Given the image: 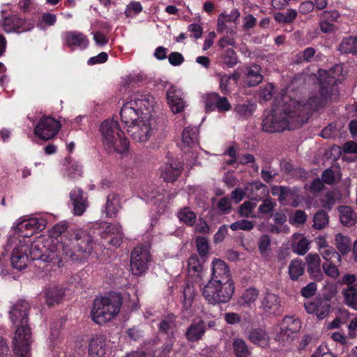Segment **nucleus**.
Wrapping results in <instances>:
<instances>
[{"label":"nucleus","mask_w":357,"mask_h":357,"mask_svg":"<svg viewBox=\"0 0 357 357\" xmlns=\"http://www.w3.org/2000/svg\"><path fill=\"white\" fill-rule=\"evenodd\" d=\"M307 215L304 211L297 210L295 211L289 222L295 225H304L307 221Z\"/></svg>","instance_id":"obj_59"},{"label":"nucleus","mask_w":357,"mask_h":357,"mask_svg":"<svg viewBox=\"0 0 357 357\" xmlns=\"http://www.w3.org/2000/svg\"><path fill=\"white\" fill-rule=\"evenodd\" d=\"M118 314H90L91 319L99 325H102L114 319Z\"/></svg>","instance_id":"obj_54"},{"label":"nucleus","mask_w":357,"mask_h":357,"mask_svg":"<svg viewBox=\"0 0 357 357\" xmlns=\"http://www.w3.org/2000/svg\"><path fill=\"white\" fill-rule=\"evenodd\" d=\"M64 296V291L62 288L54 286L47 289L45 291L46 304L49 307L59 304Z\"/></svg>","instance_id":"obj_24"},{"label":"nucleus","mask_w":357,"mask_h":357,"mask_svg":"<svg viewBox=\"0 0 357 357\" xmlns=\"http://www.w3.org/2000/svg\"><path fill=\"white\" fill-rule=\"evenodd\" d=\"M123 298L120 294H109L108 296H98L93 303L91 312H119Z\"/></svg>","instance_id":"obj_9"},{"label":"nucleus","mask_w":357,"mask_h":357,"mask_svg":"<svg viewBox=\"0 0 357 357\" xmlns=\"http://www.w3.org/2000/svg\"><path fill=\"white\" fill-rule=\"evenodd\" d=\"M121 207L119 195L110 194L107 197L105 211L107 217L114 216Z\"/></svg>","instance_id":"obj_29"},{"label":"nucleus","mask_w":357,"mask_h":357,"mask_svg":"<svg viewBox=\"0 0 357 357\" xmlns=\"http://www.w3.org/2000/svg\"><path fill=\"white\" fill-rule=\"evenodd\" d=\"M178 217L181 222L190 226L195 224L196 220V214L188 208L181 209L178 214Z\"/></svg>","instance_id":"obj_45"},{"label":"nucleus","mask_w":357,"mask_h":357,"mask_svg":"<svg viewBox=\"0 0 357 357\" xmlns=\"http://www.w3.org/2000/svg\"><path fill=\"white\" fill-rule=\"evenodd\" d=\"M93 243V237L88 232L74 230L70 234L68 242H60L56 248L61 253L62 258L79 261L91 254Z\"/></svg>","instance_id":"obj_2"},{"label":"nucleus","mask_w":357,"mask_h":357,"mask_svg":"<svg viewBox=\"0 0 357 357\" xmlns=\"http://www.w3.org/2000/svg\"><path fill=\"white\" fill-rule=\"evenodd\" d=\"M247 197L250 199H261L268 193L267 186L259 181L250 183L245 188Z\"/></svg>","instance_id":"obj_23"},{"label":"nucleus","mask_w":357,"mask_h":357,"mask_svg":"<svg viewBox=\"0 0 357 357\" xmlns=\"http://www.w3.org/2000/svg\"><path fill=\"white\" fill-rule=\"evenodd\" d=\"M205 332L206 324L203 320H199L190 324L185 332V336L190 342H197L202 339Z\"/></svg>","instance_id":"obj_21"},{"label":"nucleus","mask_w":357,"mask_h":357,"mask_svg":"<svg viewBox=\"0 0 357 357\" xmlns=\"http://www.w3.org/2000/svg\"><path fill=\"white\" fill-rule=\"evenodd\" d=\"M280 190L281 191L278 197V201L281 204H285V202L289 198H294L297 193V190L296 189H291L287 186H282Z\"/></svg>","instance_id":"obj_49"},{"label":"nucleus","mask_w":357,"mask_h":357,"mask_svg":"<svg viewBox=\"0 0 357 357\" xmlns=\"http://www.w3.org/2000/svg\"><path fill=\"white\" fill-rule=\"evenodd\" d=\"M322 257L327 261V262H335L340 264L341 257L340 254L333 248L325 250L321 253Z\"/></svg>","instance_id":"obj_48"},{"label":"nucleus","mask_w":357,"mask_h":357,"mask_svg":"<svg viewBox=\"0 0 357 357\" xmlns=\"http://www.w3.org/2000/svg\"><path fill=\"white\" fill-rule=\"evenodd\" d=\"M174 342V337L169 336V339L163 345L162 349L159 356H160L162 357H169V354L172 351Z\"/></svg>","instance_id":"obj_63"},{"label":"nucleus","mask_w":357,"mask_h":357,"mask_svg":"<svg viewBox=\"0 0 357 357\" xmlns=\"http://www.w3.org/2000/svg\"><path fill=\"white\" fill-rule=\"evenodd\" d=\"M160 130H162V125H160L157 119L150 116L142 118L135 124L128 126L127 132L134 141L144 144Z\"/></svg>","instance_id":"obj_6"},{"label":"nucleus","mask_w":357,"mask_h":357,"mask_svg":"<svg viewBox=\"0 0 357 357\" xmlns=\"http://www.w3.org/2000/svg\"><path fill=\"white\" fill-rule=\"evenodd\" d=\"M121 121L128 126L135 124L139 119V110L132 107V102H127L123 105L120 112Z\"/></svg>","instance_id":"obj_20"},{"label":"nucleus","mask_w":357,"mask_h":357,"mask_svg":"<svg viewBox=\"0 0 357 357\" xmlns=\"http://www.w3.org/2000/svg\"><path fill=\"white\" fill-rule=\"evenodd\" d=\"M342 54H357V37L349 36L342 40L339 46Z\"/></svg>","instance_id":"obj_33"},{"label":"nucleus","mask_w":357,"mask_h":357,"mask_svg":"<svg viewBox=\"0 0 357 357\" xmlns=\"http://www.w3.org/2000/svg\"><path fill=\"white\" fill-rule=\"evenodd\" d=\"M312 357H335L330 350L324 346H319L312 355Z\"/></svg>","instance_id":"obj_64"},{"label":"nucleus","mask_w":357,"mask_h":357,"mask_svg":"<svg viewBox=\"0 0 357 357\" xmlns=\"http://www.w3.org/2000/svg\"><path fill=\"white\" fill-rule=\"evenodd\" d=\"M104 146L108 151H115L118 153H123L128 151L130 142L124 136L123 132H121V135H116L114 139L110 140Z\"/></svg>","instance_id":"obj_19"},{"label":"nucleus","mask_w":357,"mask_h":357,"mask_svg":"<svg viewBox=\"0 0 357 357\" xmlns=\"http://www.w3.org/2000/svg\"><path fill=\"white\" fill-rule=\"evenodd\" d=\"M264 311H277L279 309L280 303L278 297L273 294H267L262 303Z\"/></svg>","instance_id":"obj_43"},{"label":"nucleus","mask_w":357,"mask_h":357,"mask_svg":"<svg viewBox=\"0 0 357 357\" xmlns=\"http://www.w3.org/2000/svg\"><path fill=\"white\" fill-rule=\"evenodd\" d=\"M13 311L18 312H26L30 310V304L25 300H19L17 301L12 307Z\"/></svg>","instance_id":"obj_62"},{"label":"nucleus","mask_w":357,"mask_h":357,"mask_svg":"<svg viewBox=\"0 0 357 357\" xmlns=\"http://www.w3.org/2000/svg\"><path fill=\"white\" fill-rule=\"evenodd\" d=\"M209 282H233L229 268L225 261L221 259H215L213 261L212 277Z\"/></svg>","instance_id":"obj_13"},{"label":"nucleus","mask_w":357,"mask_h":357,"mask_svg":"<svg viewBox=\"0 0 357 357\" xmlns=\"http://www.w3.org/2000/svg\"><path fill=\"white\" fill-rule=\"evenodd\" d=\"M100 130L103 137L104 145L114 139L116 135H121L122 132L118 122L113 120H105L100 125Z\"/></svg>","instance_id":"obj_15"},{"label":"nucleus","mask_w":357,"mask_h":357,"mask_svg":"<svg viewBox=\"0 0 357 357\" xmlns=\"http://www.w3.org/2000/svg\"><path fill=\"white\" fill-rule=\"evenodd\" d=\"M276 206V203L273 202L271 198H266L263 200V202L259 207V212L261 214H268L271 213L275 206Z\"/></svg>","instance_id":"obj_57"},{"label":"nucleus","mask_w":357,"mask_h":357,"mask_svg":"<svg viewBox=\"0 0 357 357\" xmlns=\"http://www.w3.org/2000/svg\"><path fill=\"white\" fill-rule=\"evenodd\" d=\"M317 284L310 282L301 290V294L305 298H310L316 294Z\"/></svg>","instance_id":"obj_60"},{"label":"nucleus","mask_w":357,"mask_h":357,"mask_svg":"<svg viewBox=\"0 0 357 357\" xmlns=\"http://www.w3.org/2000/svg\"><path fill=\"white\" fill-rule=\"evenodd\" d=\"M28 242L20 241L13 250L10 261L14 268L22 270L28 266L31 261L28 255Z\"/></svg>","instance_id":"obj_12"},{"label":"nucleus","mask_w":357,"mask_h":357,"mask_svg":"<svg viewBox=\"0 0 357 357\" xmlns=\"http://www.w3.org/2000/svg\"><path fill=\"white\" fill-rule=\"evenodd\" d=\"M259 69L257 65L247 69V84L249 86H255L261 82L263 77L259 73Z\"/></svg>","instance_id":"obj_38"},{"label":"nucleus","mask_w":357,"mask_h":357,"mask_svg":"<svg viewBox=\"0 0 357 357\" xmlns=\"http://www.w3.org/2000/svg\"><path fill=\"white\" fill-rule=\"evenodd\" d=\"M28 255L31 261L40 260L46 263H52L59 267L63 266L61 253L53 248L48 241H45L41 237L29 243L28 242Z\"/></svg>","instance_id":"obj_5"},{"label":"nucleus","mask_w":357,"mask_h":357,"mask_svg":"<svg viewBox=\"0 0 357 357\" xmlns=\"http://www.w3.org/2000/svg\"><path fill=\"white\" fill-rule=\"evenodd\" d=\"M253 227H254L253 222L248 221L247 220H241L237 221L236 222H234L230 225V228L233 231H236V230H238V229L250 231Z\"/></svg>","instance_id":"obj_56"},{"label":"nucleus","mask_w":357,"mask_h":357,"mask_svg":"<svg viewBox=\"0 0 357 357\" xmlns=\"http://www.w3.org/2000/svg\"><path fill=\"white\" fill-rule=\"evenodd\" d=\"M340 68L336 66L335 70L319 71V93L308 99L303 106L304 108L317 111L324 107L332 98H337L338 90L336 86L337 78L335 70Z\"/></svg>","instance_id":"obj_3"},{"label":"nucleus","mask_w":357,"mask_h":357,"mask_svg":"<svg viewBox=\"0 0 357 357\" xmlns=\"http://www.w3.org/2000/svg\"><path fill=\"white\" fill-rule=\"evenodd\" d=\"M96 231L114 248L119 247L123 242L124 235L119 225L107 222H95L90 228V232L95 234Z\"/></svg>","instance_id":"obj_8"},{"label":"nucleus","mask_w":357,"mask_h":357,"mask_svg":"<svg viewBox=\"0 0 357 357\" xmlns=\"http://www.w3.org/2000/svg\"><path fill=\"white\" fill-rule=\"evenodd\" d=\"M150 260L148 250L144 248L137 247L131 252L130 267L132 273L140 275L147 268V264Z\"/></svg>","instance_id":"obj_11"},{"label":"nucleus","mask_w":357,"mask_h":357,"mask_svg":"<svg viewBox=\"0 0 357 357\" xmlns=\"http://www.w3.org/2000/svg\"><path fill=\"white\" fill-rule=\"evenodd\" d=\"M175 327V317L174 314H168L163 319H162L158 325L159 332L169 335L170 331L172 336L173 329Z\"/></svg>","instance_id":"obj_37"},{"label":"nucleus","mask_w":357,"mask_h":357,"mask_svg":"<svg viewBox=\"0 0 357 357\" xmlns=\"http://www.w3.org/2000/svg\"><path fill=\"white\" fill-rule=\"evenodd\" d=\"M340 220L343 225L351 227L357 222V215L350 206H341L339 207Z\"/></svg>","instance_id":"obj_25"},{"label":"nucleus","mask_w":357,"mask_h":357,"mask_svg":"<svg viewBox=\"0 0 357 357\" xmlns=\"http://www.w3.org/2000/svg\"><path fill=\"white\" fill-rule=\"evenodd\" d=\"M167 98L174 113H180L183 111L185 102L183 98L176 94V91L169 90L167 93Z\"/></svg>","instance_id":"obj_30"},{"label":"nucleus","mask_w":357,"mask_h":357,"mask_svg":"<svg viewBox=\"0 0 357 357\" xmlns=\"http://www.w3.org/2000/svg\"><path fill=\"white\" fill-rule=\"evenodd\" d=\"M329 222L328 215L324 210H319L313 217V225L312 227L315 229H324Z\"/></svg>","instance_id":"obj_41"},{"label":"nucleus","mask_w":357,"mask_h":357,"mask_svg":"<svg viewBox=\"0 0 357 357\" xmlns=\"http://www.w3.org/2000/svg\"><path fill=\"white\" fill-rule=\"evenodd\" d=\"M343 295L347 304L357 310V291L354 286L344 289Z\"/></svg>","instance_id":"obj_42"},{"label":"nucleus","mask_w":357,"mask_h":357,"mask_svg":"<svg viewBox=\"0 0 357 357\" xmlns=\"http://www.w3.org/2000/svg\"><path fill=\"white\" fill-rule=\"evenodd\" d=\"M335 245L339 252L344 255L351 250V242L348 236L337 234L335 237Z\"/></svg>","instance_id":"obj_40"},{"label":"nucleus","mask_w":357,"mask_h":357,"mask_svg":"<svg viewBox=\"0 0 357 357\" xmlns=\"http://www.w3.org/2000/svg\"><path fill=\"white\" fill-rule=\"evenodd\" d=\"M188 269L190 273L192 271L194 273H197L198 276L202 273L203 267L199 261L197 255H192L189 258L188 262Z\"/></svg>","instance_id":"obj_47"},{"label":"nucleus","mask_w":357,"mask_h":357,"mask_svg":"<svg viewBox=\"0 0 357 357\" xmlns=\"http://www.w3.org/2000/svg\"><path fill=\"white\" fill-rule=\"evenodd\" d=\"M292 250L295 253L300 255H305L309 250V241L305 238L302 237L298 243L293 245Z\"/></svg>","instance_id":"obj_51"},{"label":"nucleus","mask_w":357,"mask_h":357,"mask_svg":"<svg viewBox=\"0 0 357 357\" xmlns=\"http://www.w3.org/2000/svg\"><path fill=\"white\" fill-rule=\"evenodd\" d=\"M105 343L101 338L91 340L89 344V357H104L105 355Z\"/></svg>","instance_id":"obj_27"},{"label":"nucleus","mask_w":357,"mask_h":357,"mask_svg":"<svg viewBox=\"0 0 357 357\" xmlns=\"http://www.w3.org/2000/svg\"><path fill=\"white\" fill-rule=\"evenodd\" d=\"M336 262L337 261L335 262H326L322 264L323 270L326 275L333 278H337L339 276L340 272L335 264Z\"/></svg>","instance_id":"obj_53"},{"label":"nucleus","mask_w":357,"mask_h":357,"mask_svg":"<svg viewBox=\"0 0 357 357\" xmlns=\"http://www.w3.org/2000/svg\"><path fill=\"white\" fill-rule=\"evenodd\" d=\"M66 44L68 47L74 50L75 47L84 49L88 45V40L82 33L69 31L66 33Z\"/></svg>","instance_id":"obj_22"},{"label":"nucleus","mask_w":357,"mask_h":357,"mask_svg":"<svg viewBox=\"0 0 357 357\" xmlns=\"http://www.w3.org/2000/svg\"><path fill=\"white\" fill-rule=\"evenodd\" d=\"M255 105L250 102L248 104H238L236 106V112L241 116L245 118L250 117L252 115Z\"/></svg>","instance_id":"obj_46"},{"label":"nucleus","mask_w":357,"mask_h":357,"mask_svg":"<svg viewBox=\"0 0 357 357\" xmlns=\"http://www.w3.org/2000/svg\"><path fill=\"white\" fill-rule=\"evenodd\" d=\"M234 292L233 282H208L203 288V296L211 304L226 303Z\"/></svg>","instance_id":"obj_7"},{"label":"nucleus","mask_w":357,"mask_h":357,"mask_svg":"<svg viewBox=\"0 0 357 357\" xmlns=\"http://www.w3.org/2000/svg\"><path fill=\"white\" fill-rule=\"evenodd\" d=\"M24 23L25 22L23 19L20 18L16 15H13L5 18L3 28L6 32H22L26 30L23 28Z\"/></svg>","instance_id":"obj_26"},{"label":"nucleus","mask_w":357,"mask_h":357,"mask_svg":"<svg viewBox=\"0 0 357 357\" xmlns=\"http://www.w3.org/2000/svg\"><path fill=\"white\" fill-rule=\"evenodd\" d=\"M223 61L227 67L233 68L237 63L236 52L231 48L226 50L223 56Z\"/></svg>","instance_id":"obj_50"},{"label":"nucleus","mask_w":357,"mask_h":357,"mask_svg":"<svg viewBox=\"0 0 357 357\" xmlns=\"http://www.w3.org/2000/svg\"><path fill=\"white\" fill-rule=\"evenodd\" d=\"M21 228L26 230H31L32 233L38 231H43L46 226V221L43 219L30 218L28 220L23 221L20 224Z\"/></svg>","instance_id":"obj_36"},{"label":"nucleus","mask_w":357,"mask_h":357,"mask_svg":"<svg viewBox=\"0 0 357 357\" xmlns=\"http://www.w3.org/2000/svg\"><path fill=\"white\" fill-rule=\"evenodd\" d=\"M249 339L253 344L260 347L267 346L269 341L268 334L261 328L252 330L250 333Z\"/></svg>","instance_id":"obj_32"},{"label":"nucleus","mask_w":357,"mask_h":357,"mask_svg":"<svg viewBox=\"0 0 357 357\" xmlns=\"http://www.w3.org/2000/svg\"><path fill=\"white\" fill-rule=\"evenodd\" d=\"M70 201L73 206L74 214L81 215L88 207L87 197L80 188L73 190L70 194Z\"/></svg>","instance_id":"obj_14"},{"label":"nucleus","mask_w":357,"mask_h":357,"mask_svg":"<svg viewBox=\"0 0 357 357\" xmlns=\"http://www.w3.org/2000/svg\"><path fill=\"white\" fill-rule=\"evenodd\" d=\"M259 291L255 288L248 289L238 300L236 305L238 307H250L257 298Z\"/></svg>","instance_id":"obj_31"},{"label":"nucleus","mask_w":357,"mask_h":357,"mask_svg":"<svg viewBox=\"0 0 357 357\" xmlns=\"http://www.w3.org/2000/svg\"><path fill=\"white\" fill-rule=\"evenodd\" d=\"M197 142V135L192 128H185L182 132V144L183 146L192 147Z\"/></svg>","instance_id":"obj_44"},{"label":"nucleus","mask_w":357,"mask_h":357,"mask_svg":"<svg viewBox=\"0 0 357 357\" xmlns=\"http://www.w3.org/2000/svg\"><path fill=\"white\" fill-rule=\"evenodd\" d=\"M306 264L307 266V272L311 277L317 281L322 280L324 275L321 271V259L318 254H309L305 257Z\"/></svg>","instance_id":"obj_17"},{"label":"nucleus","mask_w":357,"mask_h":357,"mask_svg":"<svg viewBox=\"0 0 357 357\" xmlns=\"http://www.w3.org/2000/svg\"><path fill=\"white\" fill-rule=\"evenodd\" d=\"M298 109L290 110L288 107L277 108L273 109L271 113L262 120V130L268 133L282 132L285 129L294 130L301 127L307 121V117L301 116L298 114Z\"/></svg>","instance_id":"obj_1"},{"label":"nucleus","mask_w":357,"mask_h":357,"mask_svg":"<svg viewBox=\"0 0 357 357\" xmlns=\"http://www.w3.org/2000/svg\"><path fill=\"white\" fill-rule=\"evenodd\" d=\"M183 295L184 298L183 305L185 310H188V308L191 306L194 298L193 288L189 285H187V287L183 289Z\"/></svg>","instance_id":"obj_55"},{"label":"nucleus","mask_w":357,"mask_h":357,"mask_svg":"<svg viewBox=\"0 0 357 357\" xmlns=\"http://www.w3.org/2000/svg\"><path fill=\"white\" fill-rule=\"evenodd\" d=\"M316 51L313 47H307L301 54H298V62L310 61V59L314 56Z\"/></svg>","instance_id":"obj_61"},{"label":"nucleus","mask_w":357,"mask_h":357,"mask_svg":"<svg viewBox=\"0 0 357 357\" xmlns=\"http://www.w3.org/2000/svg\"><path fill=\"white\" fill-rule=\"evenodd\" d=\"M218 93H208L204 98L205 109L206 112H211L216 109Z\"/></svg>","instance_id":"obj_52"},{"label":"nucleus","mask_w":357,"mask_h":357,"mask_svg":"<svg viewBox=\"0 0 357 357\" xmlns=\"http://www.w3.org/2000/svg\"><path fill=\"white\" fill-rule=\"evenodd\" d=\"M301 328V321L294 315H287L280 324V336L289 337L291 334L298 332Z\"/></svg>","instance_id":"obj_16"},{"label":"nucleus","mask_w":357,"mask_h":357,"mask_svg":"<svg viewBox=\"0 0 357 357\" xmlns=\"http://www.w3.org/2000/svg\"><path fill=\"white\" fill-rule=\"evenodd\" d=\"M195 243L199 254L201 256L206 255L208 250V245L206 238L203 236H197Z\"/></svg>","instance_id":"obj_58"},{"label":"nucleus","mask_w":357,"mask_h":357,"mask_svg":"<svg viewBox=\"0 0 357 357\" xmlns=\"http://www.w3.org/2000/svg\"><path fill=\"white\" fill-rule=\"evenodd\" d=\"M234 353L236 357H250L251 351L246 342L241 338H236L232 343Z\"/></svg>","instance_id":"obj_35"},{"label":"nucleus","mask_w":357,"mask_h":357,"mask_svg":"<svg viewBox=\"0 0 357 357\" xmlns=\"http://www.w3.org/2000/svg\"><path fill=\"white\" fill-rule=\"evenodd\" d=\"M67 228L68 225L66 222L56 224L52 227L50 231L51 244L55 250H57V244L60 242H68L69 237Z\"/></svg>","instance_id":"obj_18"},{"label":"nucleus","mask_w":357,"mask_h":357,"mask_svg":"<svg viewBox=\"0 0 357 357\" xmlns=\"http://www.w3.org/2000/svg\"><path fill=\"white\" fill-rule=\"evenodd\" d=\"M61 124L51 116L40 118L34 128V134L44 141L53 139L61 129Z\"/></svg>","instance_id":"obj_10"},{"label":"nucleus","mask_w":357,"mask_h":357,"mask_svg":"<svg viewBox=\"0 0 357 357\" xmlns=\"http://www.w3.org/2000/svg\"><path fill=\"white\" fill-rule=\"evenodd\" d=\"M305 264L298 259L292 260L288 267V272L291 280H297L305 272Z\"/></svg>","instance_id":"obj_28"},{"label":"nucleus","mask_w":357,"mask_h":357,"mask_svg":"<svg viewBox=\"0 0 357 357\" xmlns=\"http://www.w3.org/2000/svg\"><path fill=\"white\" fill-rule=\"evenodd\" d=\"M182 169L172 163L167 164L162 172V177L167 182H174L181 174Z\"/></svg>","instance_id":"obj_34"},{"label":"nucleus","mask_w":357,"mask_h":357,"mask_svg":"<svg viewBox=\"0 0 357 357\" xmlns=\"http://www.w3.org/2000/svg\"><path fill=\"white\" fill-rule=\"evenodd\" d=\"M10 319L17 324L13 351L17 357H29L33 340L28 314H10Z\"/></svg>","instance_id":"obj_4"},{"label":"nucleus","mask_w":357,"mask_h":357,"mask_svg":"<svg viewBox=\"0 0 357 357\" xmlns=\"http://www.w3.org/2000/svg\"><path fill=\"white\" fill-rule=\"evenodd\" d=\"M331 304V297L328 295L317 297L312 303L317 312H328Z\"/></svg>","instance_id":"obj_39"}]
</instances>
